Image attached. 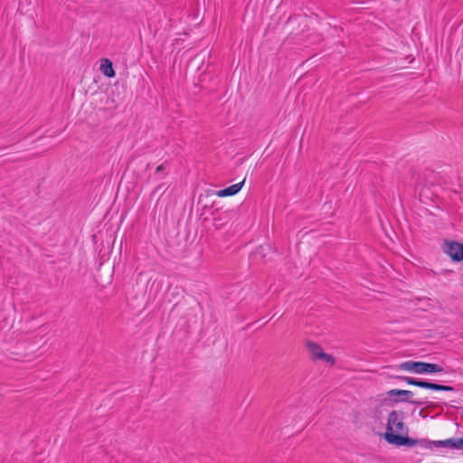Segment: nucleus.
Returning <instances> with one entry per match:
<instances>
[{"instance_id":"1","label":"nucleus","mask_w":463,"mask_h":463,"mask_svg":"<svg viewBox=\"0 0 463 463\" xmlns=\"http://www.w3.org/2000/svg\"><path fill=\"white\" fill-rule=\"evenodd\" d=\"M400 370L409 371L419 374L435 373L443 372L444 369L438 364L420 361H406L398 365Z\"/></svg>"},{"instance_id":"2","label":"nucleus","mask_w":463,"mask_h":463,"mask_svg":"<svg viewBox=\"0 0 463 463\" xmlns=\"http://www.w3.org/2000/svg\"><path fill=\"white\" fill-rule=\"evenodd\" d=\"M394 378L406 382L410 385L417 386L420 388L429 389L431 391H444L454 392L455 388L450 385H443L439 383H430L426 380L417 379L408 376H394Z\"/></svg>"},{"instance_id":"3","label":"nucleus","mask_w":463,"mask_h":463,"mask_svg":"<svg viewBox=\"0 0 463 463\" xmlns=\"http://www.w3.org/2000/svg\"><path fill=\"white\" fill-rule=\"evenodd\" d=\"M404 420V412L402 411H392L388 415L386 432L385 433H395L394 429L397 433L400 432L407 434V427L403 421Z\"/></svg>"},{"instance_id":"4","label":"nucleus","mask_w":463,"mask_h":463,"mask_svg":"<svg viewBox=\"0 0 463 463\" xmlns=\"http://www.w3.org/2000/svg\"><path fill=\"white\" fill-rule=\"evenodd\" d=\"M384 439L391 445L397 447H414L418 445V439L400 433H384Z\"/></svg>"},{"instance_id":"5","label":"nucleus","mask_w":463,"mask_h":463,"mask_svg":"<svg viewBox=\"0 0 463 463\" xmlns=\"http://www.w3.org/2000/svg\"><path fill=\"white\" fill-rule=\"evenodd\" d=\"M442 250L452 261L460 262L463 260V243L456 241H445Z\"/></svg>"},{"instance_id":"6","label":"nucleus","mask_w":463,"mask_h":463,"mask_svg":"<svg viewBox=\"0 0 463 463\" xmlns=\"http://www.w3.org/2000/svg\"><path fill=\"white\" fill-rule=\"evenodd\" d=\"M387 394L390 398L394 397V396L402 397L401 399H393L394 402H409L411 404H414L416 406H421L425 403L420 401L412 400V396H413L412 392L407 391V390L392 389V390H390L387 392Z\"/></svg>"},{"instance_id":"7","label":"nucleus","mask_w":463,"mask_h":463,"mask_svg":"<svg viewBox=\"0 0 463 463\" xmlns=\"http://www.w3.org/2000/svg\"><path fill=\"white\" fill-rule=\"evenodd\" d=\"M306 345L311 354V358L316 360H320L322 356H324V350L317 343L313 341H307Z\"/></svg>"},{"instance_id":"8","label":"nucleus","mask_w":463,"mask_h":463,"mask_svg":"<svg viewBox=\"0 0 463 463\" xmlns=\"http://www.w3.org/2000/svg\"><path fill=\"white\" fill-rule=\"evenodd\" d=\"M245 182V179L238 184H232V185H230L224 189H222L220 191H218L216 193V194L220 197H224V196H232V195H234L236 194H238L241 189L242 188L243 186V184Z\"/></svg>"},{"instance_id":"9","label":"nucleus","mask_w":463,"mask_h":463,"mask_svg":"<svg viewBox=\"0 0 463 463\" xmlns=\"http://www.w3.org/2000/svg\"><path fill=\"white\" fill-rule=\"evenodd\" d=\"M100 71L108 78H113L116 75L112 61L107 58L101 60Z\"/></svg>"},{"instance_id":"10","label":"nucleus","mask_w":463,"mask_h":463,"mask_svg":"<svg viewBox=\"0 0 463 463\" xmlns=\"http://www.w3.org/2000/svg\"><path fill=\"white\" fill-rule=\"evenodd\" d=\"M433 446L436 448H450L454 449V438L433 441Z\"/></svg>"},{"instance_id":"11","label":"nucleus","mask_w":463,"mask_h":463,"mask_svg":"<svg viewBox=\"0 0 463 463\" xmlns=\"http://www.w3.org/2000/svg\"><path fill=\"white\" fill-rule=\"evenodd\" d=\"M166 165H167V162H165V163L161 164L160 165H158L156 167L155 175H160L157 178V180L158 179H163V178H165L166 176V175H167Z\"/></svg>"},{"instance_id":"12","label":"nucleus","mask_w":463,"mask_h":463,"mask_svg":"<svg viewBox=\"0 0 463 463\" xmlns=\"http://www.w3.org/2000/svg\"><path fill=\"white\" fill-rule=\"evenodd\" d=\"M418 445L428 449V448H430L431 446H433V441L429 440L427 439H418Z\"/></svg>"},{"instance_id":"13","label":"nucleus","mask_w":463,"mask_h":463,"mask_svg":"<svg viewBox=\"0 0 463 463\" xmlns=\"http://www.w3.org/2000/svg\"><path fill=\"white\" fill-rule=\"evenodd\" d=\"M454 449H463V438L454 439Z\"/></svg>"},{"instance_id":"14","label":"nucleus","mask_w":463,"mask_h":463,"mask_svg":"<svg viewBox=\"0 0 463 463\" xmlns=\"http://www.w3.org/2000/svg\"><path fill=\"white\" fill-rule=\"evenodd\" d=\"M320 360H324L332 364H335V359L332 354H327L326 353L324 354V356H322V358Z\"/></svg>"},{"instance_id":"15","label":"nucleus","mask_w":463,"mask_h":463,"mask_svg":"<svg viewBox=\"0 0 463 463\" xmlns=\"http://www.w3.org/2000/svg\"><path fill=\"white\" fill-rule=\"evenodd\" d=\"M162 184H159L156 189H155V193L161 190L162 189Z\"/></svg>"}]
</instances>
